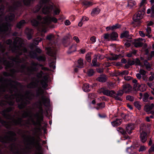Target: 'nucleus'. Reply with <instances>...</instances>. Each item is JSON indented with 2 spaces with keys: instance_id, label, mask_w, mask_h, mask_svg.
<instances>
[{
  "instance_id": "1",
  "label": "nucleus",
  "mask_w": 154,
  "mask_h": 154,
  "mask_svg": "<svg viewBox=\"0 0 154 154\" xmlns=\"http://www.w3.org/2000/svg\"><path fill=\"white\" fill-rule=\"evenodd\" d=\"M25 9L21 2L20 1H17L13 6L10 7L9 10L11 12L5 17V19L7 22L3 23L0 26V37L3 38L8 32H10L11 31V24L8 22L13 21L15 17V14L12 12L17 11L22 12Z\"/></svg>"
},
{
  "instance_id": "2",
  "label": "nucleus",
  "mask_w": 154,
  "mask_h": 154,
  "mask_svg": "<svg viewBox=\"0 0 154 154\" xmlns=\"http://www.w3.org/2000/svg\"><path fill=\"white\" fill-rule=\"evenodd\" d=\"M24 140L25 148L26 151L28 152L34 151L36 152L32 154H43L42 153V145L40 142L42 140L40 137L36 140L34 137L28 135Z\"/></svg>"
},
{
  "instance_id": "3",
  "label": "nucleus",
  "mask_w": 154,
  "mask_h": 154,
  "mask_svg": "<svg viewBox=\"0 0 154 154\" xmlns=\"http://www.w3.org/2000/svg\"><path fill=\"white\" fill-rule=\"evenodd\" d=\"M8 134L10 136L6 135L4 137L0 136V142L3 143L9 144V147L11 150L14 149L16 147L15 142L17 138L15 137L17 134L14 131H9Z\"/></svg>"
},
{
  "instance_id": "4",
  "label": "nucleus",
  "mask_w": 154,
  "mask_h": 154,
  "mask_svg": "<svg viewBox=\"0 0 154 154\" xmlns=\"http://www.w3.org/2000/svg\"><path fill=\"white\" fill-rule=\"evenodd\" d=\"M39 81L38 79H36L35 82H32L29 83L27 86V87L29 88H38V89L36 91V97H39L40 95H42V103L45 106H49L50 104V99L49 97H47L46 96L43 95L44 93L43 90L41 88L38 87V83Z\"/></svg>"
},
{
  "instance_id": "5",
  "label": "nucleus",
  "mask_w": 154,
  "mask_h": 154,
  "mask_svg": "<svg viewBox=\"0 0 154 154\" xmlns=\"http://www.w3.org/2000/svg\"><path fill=\"white\" fill-rule=\"evenodd\" d=\"M38 104H36L37 107L39 109V112H37L35 115V117L36 118V121L32 119V124L34 126L41 127L42 124L44 121V110L42 107V102L39 101Z\"/></svg>"
},
{
  "instance_id": "6",
  "label": "nucleus",
  "mask_w": 154,
  "mask_h": 154,
  "mask_svg": "<svg viewBox=\"0 0 154 154\" xmlns=\"http://www.w3.org/2000/svg\"><path fill=\"white\" fill-rule=\"evenodd\" d=\"M99 92L103 93L104 95L113 98L116 100H123V99L121 97L123 94V92L122 90H119L116 93L113 90L109 91L102 88L99 90Z\"/></svg>"
},
{
  "instance_id": "7",
  "label": "nucleus",
  "mask_w": 154,
  "mask_h": 154,
  "mask_svg": "<svg viewBox=\"0 0 154 154\" xmlns=\"http://www.w3.org/2000/svg\"><path fill=\"white\" fill-rule=\"evenodd\" d=\"M47 5L46 6L47 12L49 13L54 9V5L51 0H41L38 4L36 5L32 10L33 13H37L39 11L43 5Z\"/></svg>"
},
{
  "instance_id": "8",
  "label": "nucleus",
  "mask_w": 154,
  "mask_h": 154,
  "mask_svg": "<svg viewBox=\"0 0 154 154\" xmlns=\"http://www.w3.org/2000/svg\"><path fill=\"white\" fill-rule=\"evenodd\" d=\"M145 10V7L143 6L141 8H140L137 12L134 15L133 17V21L132 24L135 27L139 26L142 23L141 19Z\"/></svg>"
},
{
  "instance_id": "9",
  "label": "nucleus",
  "mask_w": 154,
  "mask_h": 154,
  "mask_svg": "<svg viewBox=\"0 0 154 154\" xmlns=\"http://www.w3.org/2000/svg\"><path fill=\"white\" fill-rule=\"evenodd\" d=\"M135 128L134 125L132 124H128L126 128V130H125L121 127L118 128H117V131L121 133L124 136L125 139L129 138V137L127 135V132L129 135L131 134Z\"/></svg>"
},
{
  "instance_id": "10",
  "label": "nucleus",
  "mask_w": 154,
  "mask_h": 154,
  "mask_svg": "<svg viewBox=\"0 0 154 154\" xmlns=\"http://www.w3.org/2000/svg\"><path fill=\"white\" fill-rule=\"evenodd\" d=\"M45 50L47 51V54L48 55L53 57V60L49 63V66L51 68L54 69L56 68V58L55 56V54L54 53L52 48L50 47L46 48Z\"/></svg>"
},
{
  "instance_id": "11",
  "label": "nucleus",
  "mask_w": 154,
  "mask_h": 154,
  "mask_svg": "<svg viewBox=\"0 0 154 154\" xmlns=\"http://www.w3.org/2000/svg\"><path fill=\"white\" fill-rule=\"evenodd\" d=\"M118 34L115 31H112L110 33H106L103 35V37L107 41H116L118 37Z\"/></svg>"
},
{
  "instance_id": "12",
  "label": "nucleus",
  "mask_w": 154,
  "mask_h": 154,
  "mask_svg": "<svg viewBox=\"0 0 154 154\" xmlns=\"http://www.w3.org/2000/svg\"><path fill=\"white\" fill-rule=\"evenodd\" d=\"M38 63L32 62L31 63V65L32 66L31 67V69L29 67L27 68V71L26 73V74L29 76H30L31 75L34 74V71H37L38 70V68L37 66H38Z\"/></svg>"
},
{
  "instance_id": "13",
  "label": "nucleus",
  "mask_w": 154,
  "mask_h": 154,
  "mask_svg": "<svg viewBox=\"0 0 154 154\" xmlns=\"http://www.w3.org/2000/svg\"><path fill=\"white\" fill-rule=\"evenodd\" d=\"M0 58L2 60L1 63H3L4 65L5 66V70L13 67L14 65L13 62H11L7 60L5 56H3L2 57H0Z\"/></svg>"
},
{
  "instance_id": "14",
  "label": "nucleus",
  "mask_w": 154,
  "mask_h": 154,
  "mask_svg": "<svg viewBox=\"0 0 154 154\" xmlns=\"http://www.w3.org/2000/svg\"><path fill=\"white\" fill-rule=\"evenodd\" d=\"M4 81L5 82H8L9 83V85L11 86V89H9L10 92L12 94V96H14V94H12L14 90L13 89L17 90V88L16 85H14L13 83H16V82L12 80L11 79H4Z\"/></svg>"
},
{
  "instance_id": "15",
  "label": "nucleus",
  "mask_w": 154,
  "mask_h": 154,
  "mask_svg": "<svg viewBox=\"0 0 154 154\" xmlns=\"http://www.w3.org/2000/svg\"><path fill=\"white\" fill-rule=\"evenodd\" d=\"M21 46V45L20 46L15 45L11 48V51L12 53H15L17 54L18 55L17 56V61L18 59V57L19 56L23 54V52L20 51V47Z\"/></svg>"
},
{
  "instance_id": "16",
  "label": "nucleus",
  "mask_w": 154,
  "mask_h": 154,
  "mask_svg": "<svg viewBox=\"0 0 154 154\" xmlns=\"http://www.w3.org/2000/svg\"><path fill=\"white\" fill-rule=\"evenodd\" d=\"M140 141L143 143H145L147 140L148 135L147 132L143 128H140Z\"/></svg>"
},
{
  "instance_id": "17",
  "label": "nucleus",
  "mask_w": 154,
  "mask_h": 154,
  "mask_svg": "<svg viewBox=\"0 0 154 154\" xmlns=\"http://www.w3.org/2000/svg\"><path fill=\"white\" fill-rule=\"evenodd\" d=\"M26 94L27 97H26V99H25V100L28 105L30 104L31 103L30 101L33 99V98L32 96L34 97V95L29 91H26Z\"/></svg>"
},
{
  "instance_id": "18",
  "label": "nucleus",
  "mask_w": 154,
  "mask_h": 154,
  "mask_svg": "<svg viewBox=\"0 0 154 154\" xmlns=\"http://www.w3.org/2000/svg\"><path fill=\"white\" fill-rule=\"evenodd\" d=\"M32 57L35 58L39 61L45 62L46 60V58L44 56H38L37 53L33 52L32 54Z\"/></svg>"
},
{
  "instance_id": "19",
  "label": "nucleus",
  "mask_w": 154,
  "mask_h": 154,
  "mask_svg": "<svg viewBox=\"0 0 154 154\" xmlns=\"http://www.w3.org/2000/svg\"><path fill=\"white\" fill-rule=\"evenodd\" d=\"M121 25L117 23L115 25L112 26H109L106 27V31H108L109 30H111L113 31H114L116 30L119 29L121 27Z\"/></svg>"
},
{
  "instance_id": "20",
  "label": "nucleus",
  "mask_w": 154,
  "mask_h": 154,
  "mask_svg": "<svg viewBox=\"0 0 154 154\" xmlns=\"http://www.w3.org/2000/svg\"><path fill=\"white\" fill-rule=\"evenodd\" d=\"M122 88L123 89L122 91L123 92V93L125 92V93H126L131 92L132 88L131 86L128 84L123 85Z\"/></svg>"
},
{
  "instance_id": "21",
  "label": "nucleus",
  "mask_w": 154,
  "mask_h": 154,
  "mask_svg": "<svg viewBox=\"0 0 154 154\" xmlns=\"http://www.w3.org/2000/svg\"><path fill=\"white\" fill-rule=\"evenodd\" d=\"M5 51V49L4 48H3L2 51V53L3 54V56H5V55L8 57V59L12 60L13 62H17V57H15L13 56H10L9 55L8 53L7 52H6L4 53Z\"/></svg>"
},
{
  "instance_id": "22",
  "label": "nucleus",
  "mask_w": 154,
  "mask_h": 154,
  "mask_svg": "<svg viewBox=\"0 0 154 154\" xmlns=\"http://www.w3.org/2000/svg\"><path fill=\"white\" fill-rule=\"evenodd\" d=\"M5 1V0H0V17H2L5 14V6L3 4Z\"/></svg>"
},
{
  "instance_id": "23",
  "label": "nucleus",
  "mask_w": 154,
  "mask_h": 154,
  "mask_svg": "<svg viewBox=\"0 0 154 154\" xmlns=\"http://www.w3.org/2000/svg\"><path fill=\"white\" fill-rule=\"evenodd\" d=\"M25 33L26 35L27 38L29 40L32 39L33 34V30L32 29L27 28L25 29Z\"/></svg>"
},
{
  "instance_id": "24",
  "label": "nucleus",
  "mask_w": 154,
  "mask_h": 154,
  "mask_svg": "<svg viewBox=\"0 0 154 154\" xmlns=\"http://www.w3.org/2000/svg\"><path fill=\"white\" fill-rule=\"evenodd\" d=\"M122 122V119H116L115 120L111 122L112 125L114 127H117L120 125Z\"/></svg>"
},
{
  "instance_id": "25",
  "label": "nucleus",
  "mask_w": 154,
  "mask_h": 154,
  "mask_svg": "<svg viewBox=\"0 0 154 154\" xmlns=\"http://www.w3.org/2000/svg\"><path fill=\"white\" fill-rule=\"evenodd\" d=\"M132 82L134 84V88H137V89L140 90L141 88L145 87V85L143 84L140 85L138 82L137 80L136 79H133Z\"/></svg>"
},
{
  "instance_id": "26",
  "label": "nucleus",
  "mask_w": 154,
  "mask_h": 154,
  "mask_svg": "<svg viewBox=\"0 0 154 154\" xmlns=\"http://www.w3.org/2000/svg\"><path fill=\"white\" fill-rule=\"evenodd\" d=\"M92 87H93L91 86L89 84L85 83L83 85L82 89L84 91L88 92L90 91L91 88H92Z\"/></svg>"
},
{
  "instance_id": "27",
  "label": "nucleus",
  "mask_w": 154,
  "mask_h": 154,
  "mask_svg": "<svg viewBox=\"0 0 154 154\" xmlns=\"http://www.w3.org/2000/svg\"><path fill=\"white\" fill-rule=\"evenodd\" d=\"M28 105L26 101L22 100L20 104L18 105V107L20 109H23L26 108L27 105Z\"/></svg>"
},
{
  "instance_id": "28",
  "label": "nucleus",
  "mask_w": 154,
  "mask_h": 154,
  "mask_svg": "<svg viewBox=\"0 0 154 154\" xmlns=\"http://www.w3.org/2000/svg\"><path fill=\"white\" fill-rule=\"evenodd\" d=\"M132 146L127 148L126 151L127 153L129 154H135L136 149Z\"/></svg>"
},
{
  "instance_id": "29",
  "label": "nucleus",
  "mask_w": 154,
  "mask_h": 154,
  "mask_svg": "<svg viewBox=\"0 0 154 154\" xmlns=\"http://www.w3.org/2000/svg\"><path fill=\"white\" fill-rule=\"evenodd\" d=\"M96 80L101 82H105L106 81L105 75H101L99 77L97 78Z\"/></svg>"
},
{
  "instance_id": "30",
  "label": "nucleus",
  "mask_w": 154,
  "mask_h": 154,
  "mask_svg": "<svg viewBox=\"0 0 154 154\" xmlns=\"http://www.w3.org/2000/svg\"><path fill=\"white\" fill-rule=\"evenodd\" d=\"M82 4L84 5V8L86 9L88 7H89L93 5L92 2H88L86 0H84L82 2Z\"/></svg>"
},
{
  "instance_id": "31",
  "label": "nucleus",
  "mask_w": 154,
  "mask_h": 154,
  "mask_svg": "<svg viewBox=\"0 0 154 154\" xmlns=\"http://www.w3.org/2000/svg\"><path fill=\"white\" fill-rule=\"evenodd\" d=\"M76 46L74 45H72L69 47V50L67 51V53L69 54H70L72 52H75L76 51Z\"/></svg>"
},
{
  "instance_id": "32",
  "label": "nucleus",
  "mask_w": 154,
  "mask_h": 154,
  "mask_svg": "<svg viewBox=\"0 0 154 154\" xmlns=\"http://www.w3.org/2000/svg\"><path fill=\"white\" fill-rule=\"evenodd\" d=\"M0 114H2L5 118L7 119H11V115L7 113L5 109L3 110L1 112H0Z\"/></svg>"
},
{
  "instance_id": "33",
  "label": "nucleus",
  "mask_w": 154,
  "mask_h": 154,
  "mask_svg": "<svg viewBox=\"0 0 154 154\" xmlns=\"http://www.w3.org/2000/svg\"><path fill=\"white\" fill-rule=\"evenodd\" d=\"M22 119L21 118H19L17 120H16L14 119L13 121V123L15 125H19L20 126H23V124L22 123Z\"/></svg>"
},
{
  "instance_id": "34",
  "label": "nucleus",
  "mask_w": 154,
  "mask_h": 154,
  "mask_svg": "<svg viewBox=\"0 0 154 154\" xmlns=\"http://www.w3.org/2000/svg\"><path fill=\"white\" fill-rule=\"evenodd\" d=\"M129 31H124L121 34L120 36V38H129Z\"/></svg>"
},
{
  "instance_id": "35",
  "label": "nucleus",
  "mask_w": 154,
  "mask_h": 154,
  "mask_svg": "<svg viewBox=\"0 0 154 154\" xmlns=\"http://www.w3.org/2000/svg\"><path fill=\"white\" fill-rule=\"evenodd\" d=\"M123 56L121 54H119V55H115V56L112 57H109L107 58L108 59L111 60H116L122 57Z\"/></svg>"
},
{
  "instance_id": "36",
  "label": "nucleus",
  "mask_w": 154,
  "mask_h": 154,
  "mask_svg": "<svg viewBox=\"0 0 154 154\" xmlns=\"http://www.w3.org/2000/svg\"><path fill=\"white\" fill-rule=\"evenodd\" d=\"M95 57L94 58L92 61V65L91 66H93L94 67H98L100 66V64L99 63H97V57H96V55H95Z\"/></svg>"
},
{
  "instance_id": "37",
  "label": "nucleus",
  "mask_w": 154,
  "mask_h": 154,
  "mask_svg": "<svg viewBox=\"0 0 154 154\" xmlns=\"http://www.w3.org/2000/svg\"><path fill=\"white\" fill-rule=\"evenodd\" d=\"M100 9L98 8H95L93 9L91 13L92 16H94L95 14H98L100 11Z\"/></svg>"
},
{
  "instance_id": "38",
  "label": "nucleus",
  "mask_w": 154,
  "mask_h": 154,
  "mask_svg": "<svg viewBox=\"0 0 154 154\" xmlns=\"http://www.w3.org/2000/svg\"><path fill=\"white\" fill-rule=\"evenodd\" d=\"M145 107L146 109V111L147 112H149L154 107V104L153 103H151L150 105L147 104L145 105Z\"/></svg>"
},
{
  "instance_id": "39",
  "label": "nucleus",
  "mask_w": 154,
  "mask_h": 154,
  "mask_svg": "<svg viewBox=\"0 0 154 154\" xmlns=\"http://www.w3.org/2000/svg\"><path fill=\"white\" fill-rule=\"evenodd\" d=\"M25 23L26 21L24 20H22L17 23V27L20 29Z\"/></svg>"
},
{
  "instance_id": "40",
  "label": "nucleus",
  "mask_w": 154,
  "mask_h": 154,
  "mask_svg": "<svg viewBox=\"0 0 154 154\" xmlns=\"http://www.w3.org/2000/svg\"><path fill=\"white\" fill-rule=\"evenodd\" d=\"M47 20L49 22H53L54 23L57 22V19L54 17H49L47 18Z\"/></svg>"
},
{
  "instance_id": "41",
  "label": "nucleus",
  "mask_w": 154,
  "mask_h": 154,
  "mask_svg": "<svg viewBox=\"0 0 154 154\" xmlns=\"http://www.w3.org/2000/svg\"><path fill=\"white\" fill-rule=\"evenodd\" d=\"M32 25L35 27H36L38 26L39 23V21L35 19H33L31 21Z\"/></svg>"
},
{
  "instance_id": "42",
  "label": "nucleus",
  "mask_w": 154,
  "mask_h": 154,
  "mask_svg": "<svg viewBox=\"0 0 154 154\" xmlns=\"http://www.w3.org/2000/svg\"><path fill=\"white\" fill-rule=\"evenodd\" d=\"M95 71L92 69H89L87 72V74L88 76L91 77L94 75Z\"/></svg>"
},
{
  "instance_id": "43",
  "label": "nucleus",
  "mask_w": 154,
  "mask_h": 154,
  "mask_svg": "<svg viewBox=\"0 0 154 154\" xmlns=\"http://www.w3.org/2000/svg\"><path fill=\"white\" fill-rule=\"evenodd\" d=\"M83 60L82 59L80 58L78 61V65L77 67L79 68H82L83 67Z\"/></svg>"
},
{
  "instance_id": "44",
  "label": "nucleus",
  "mask_w": 154,
  "mask_h": 154,
  "mask_svg": "<svg viewBox=\"0 0 154 154\" xmlns=\"http://www.w3.org/2000/svg\"><path fill=\"white\" fill-rule=\"evenodd\" d=\"M149 97V95L148 93H144L143 97V100L145 102H147L148 101V98Z\"/></svg>"
},
{
  "instance_id": "45",
  "label": "nucleus",
  "mask_w": 154,
  "mask_h": 154,
  "mask_svg": "<svg viewBox=\"0 0 154 154\" xmlns=\"http://www.w3.org/2000/svg\"><path fill=\"white\" fill-rule=\"evenodd\" d=\"M11 68L8 69L6 70H8V69H10V73L12 75V76L16 73L18 72H20L19 70L16 69L14 68L12 69Z\"/></svg>"
},
{
  "instance_id": "46",
  "label": "nucleus",
  "mask_w": 154,
  "mask_h": 154,
  "mask_svg": "<svg viewBox=\"0 0 154 154\" xmlns=\"http://www.w3.org/2000/svg\"><path fill=\"white\" fill-rule=\"evenodd\" d=\"M134 45L135 47L138 48L142 47L143 45V42L139 41L137 42H135Z\"/></svg>"
},
{
  "instance_id": "47",
  "label": "nucleus",
  "mask_w": 154,
  "mask_h": 154,
  "mask_svg": "<svg viewBox=\"0 0 154 154\" xmlns=\"http://www.w3.org/2000/svg\"><path fill=\"white\" fill-rule=\"evenodd\" d=\"M136 4V2L134 1H129L128 2V6L130 7V8H132Z\"/></svg>"
},
{
  "instance_id": "48",
  "label": "nucleus",
  "mask_w": 154,
  "mask_h": 154,
  "mask_svg": "<svg viewBox=\"0 0 154 154\" xmlns=\"http://www.w3.org/2000/svg\"><path fill=\"white\" fill-rule=\"evenodd\" d=\"M1 120V121L0 122V123H1L2 124L3 126L6 125V128L8 129H10L11 127L10 126L8 125L7 124V122L5 121V120H3V119Z\"/></svg>"
},
{
  "instance_id": "49",
  "label": "nucleus",
  "mask_w": 154,
  "mask_h": 154,
  "mask_svg": "<svg viewBox=\"0 0 154 154\" xmlns=\"http://www.w3.org/2000/svg\"><path fill=\"white\" fill-rule=\"evenodd\" d=\"M85 58L88 62L90 63L91 61V56L90 53H88L85 56Z\"/></svg>"
},
{
  "instance_id": "50",
  "label": "nucleus",
  "mask_w": 154,
  "mask_h": 154,
  "mask_svg": "<svg viewBox=\"0 0 154 154\" xmlns=\"http://www.w3.org/2000/svg\"><path fill=\"white\" fill-rule=\"evenodd\" d=\"M62 43L63 45L65 47H67L70 44L69 42H68L65 38H63L62 41Z\"/></svg>"
},
{
  "instance_id": "51",
  "label": "nucleus",
  "mask_w": 154,
  "mask_h": 154,
  "mask_svg": "<svg viewBox=\"0 0 154 154\" xmlns=\"http://www.w3.org/2000/svg\"><path fill=\"white\" fill-rule=\"evenodd\" d=\"M134 105L138 109L140 110L141 109V105L140 104L138 101H135L134 102Z\"/></svg>"
},
{
  "instance_id": "52",
  "label": "nucleus",
  "mask_w": 154,
  "mask_h": 154,
  "mask_svg": "<svg viewBox=\"0 0 154 154\" xmlns=\"http://www.w3.org/2000/svg\"><path fill=\"white\" fill-rule=\"evenodd\" d=\"M97 105L101 109L104 108L105 106V103L104 102L98 103H97Z\"/></svg>"
},
{
  "instance_id": "53",
  "label": "nucleus",
  "mask_w": 154,
  "mask_h": 154,
  "mask_svg": "<svg viewBox=\"0 0 154 154\" xmlns=\"http://www.w3.org/2000/svg\"><path fill=\"white\" fill-rule=\"evenodd\" d=\"M54 36L52 34H50L47 35L46 36V39L50 41L52 40V38H54Z\"/></svg>"
},
{
  "instance_id": "54",
  "label": "nucleus",
  "mask_w": 154,
  "mask_h": 154,
  "mask_svg": "<svg viewBox=\"0 0 154 154\" xmlns=\"http://www.w3.org/2000/svg\"><path fill=\"white\" fill-rule=\"evenodd\" d=\"M126 99L127 100L132 102L134 100V98L133 96L128 95L126 96Z\"/></svg>"
},
{
  "instance_id": "55",
  "label": "nucleus",
  "mask_w": 154,
  "mask_h": 154,
  "mask_svg": "<svg viewBox=\"0 0 154 154\" xmlns=\"http://www.w3.org/2000/svg\"><path fill=\"white\" fill-rule=\"evenodd\" d=\"M22 116L23 118H26L29 116V114L28 112L25 111L22 114Z\"/></svg>"
},
{
  "instance_id": "56",
  "label": "nucleus",
  "mask_w": 154,
  "mask_h": 154,
  "mask_svg": "<svg viewBox=\"0 0 154 154\" xmlns=\"http://www.w3.org/2000/svg\"><path fill=\"white\" fill-rule=\"evenodd\" d=\"M42 40V38H38L34 40V43L35 45H38V43L39 42H41Z\"/></svg>"
},
{
  "instance_id": "57",
  "label": "nucleus",
  "mask_w": 154,
  "mask_h": 154,
  "mask_svg": "<svg viewBox=\"0 0 154 154\" xmlns=\"http://www.w3.org/2000/svg\"><path fill=\"white\" fill-rule=\"evenodd\" d=\"M44 74V72L42 71L41 70L39 72L37 73L36 77L38 78H40L42 77L43 75Z\"/></svg>"
},
{
  "instance_id": "58",
  "label": "nucleus",
  "mask_w": 154,
  "mask_h": 154,
  "mask_svg": "<svg viewBox=\"0 0 154 154\" xmlns=\"http://www.w3.org/2000/svg\"><path fill=\"white\" fill-rule=\"evenodd\" d=\"M3 75L5 77L11 76L12 77V75L10 74V73L6 72H3Z\"/></svg>"
},
{
  "instance_id": "59",
  "label": "nucleus",
  "mask_w": 154,
  "mask_h": 154,
  "mask_svg": "<svg viewBox=\"0 0 154 154\" xmlns=\"http://www.w3.org/2000/svg\"><path fill=\"white\" fill-rule=\"evenodd\" d=\"M6 91L5 87L4 85L0 87V92L2 93H5Z\"/></svg>"
},
{
  "instance_id": "60",
  "label": "nucleus",
  "mask_w": 154,
  "mask_h": 154,
  "mask_svg": "<svg viewBox=\"0 0 154 154\" xmlns=\"http://www.w3.org/2000/svg\"><path fill=\"white\" fill-rule=\"evenodd\" d=\"M146 150V148L144 146H141L138 150L139 152H143L145 151Z\"/></svg>"
},
{
  "instance_id": "61",
  "label": "nucleus",
  "mask_w": 154,
  "mask_h": 154,
  "mask_svg": "<svg viewBox=\"0 0 154 154\" xmlns=\"http://www.w3.org/2000/svg\"><path fill=\"white\" fill-rule=\"evenodd\" d=\"M42 87L44 89L46 88L48 86L47 82L45 81H43L42 83Z\"/></svg>"
},
{
  "instance_id": "62",
  "label": "nucleus",
  "mask_w": 154,
  "mask_h": 154,
  "mask_svg": "<svg viewBox=\"0 0 154 154\" xmlns=\"http://www.w3.org/2000/svg\"><path fill=\"white\" fill-rule=\"evenodd\" d=\"M14 108L11 107H9L5 109L7 113L11 112Z\"/></svg>"
},
{
  "instance_id": "63",
  "label": "nucleus",
  "mask_w": 154,
  "mask_h": 154,
  "mask_svg": "<svg viewBox=\"0 0 154 154\" xmlns=\"http://www.w3.org/2000/svg\"><path fill=\"white\" fill-rule=\"evenodd\" d=\"M128 70H124L121 72V75L122 76L123 75H126L128 74Z\"/></svg>"
},
{
  "instance_id": "64",
  "label": "nucleus",
  "mask_w": 154,
  "mask_h": 154,
  "mask_svg": "<svg viewBox=\"0 0 154 154\" xmlns=\"http://www.w3.org/2000/svg\"><path fill=\"white\" fill-rule=\"evenodd\" d=\"M154 151V144L149 149V153Z\"/></svg>"
}]
</instances>
